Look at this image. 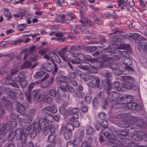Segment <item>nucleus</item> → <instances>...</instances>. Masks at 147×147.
Masks as SVG:
<instances>
[{"mask_svg": "<svg viewBox=\"0 0 147 147\" xmlns=\"http://www.w3.org/2000/svg\"><path fill=\"white\" fill-rule=\"evenodd\" d=\"M132 138L136 141L140 140H142L143 138L145 137V135L144 133L142 132L140 133V134L134 135L133 136Z\"/></svg>", "mask_w": 147, "mask_h": 147, "instance_id": "obj_17", "label": "nucleus"}, {"mask_svg": "<svg viewBox=\"0 0 147 147\" xmlns=\"http://www.w3.org/2000/svg\"><path fill=\"white\" fill-rule=\"evenodd\" d=\"M115 132L118 134L122 136H126L128 134V132L125 130H122L121 129L115 130Z\"/></svg>", "mask_w": 147, "mask_h": 147, "instance_id": "obj_24", "label": "nucleus"}, {"mask_svg": "<svg viewBox=\"0 0 147 147\" xmlns=\"http://www.w3.org/2000/svg\"><path fill=\"white\" fill-rule=\"evenodd\" d=\"M104 76L105 77L108 78H112V74L111 72L108 71H106L105 73Z\"/></svg>", "mask_w": 147, "mask_h": 147, "instance_id": "obj_58", "label": "nucleus"}, {"mask_svg": "<svg viewBox=\"0 0 147 147\" xmlns=\"http://www.w3.org/2000/svg\"><path fill=\"white\" fill-rule=\"evenodd\" d=\"M82 141L81 139H80L77 137L75 138L74 139V142H73L74 144V145L76 147H77L80 143Z\"/></svg>", "mask_w": 147, "mask_h": 147, "instance_id": "obj_41", "label": "nucleus"}, {"mask_svg": "<svg viewBox=\"0 0 147 147\" xmlns=\"http://www.w3.org/2000/svg\"><path fill=\"white\" fill-rule=\"evenodd\" d=\"M74 95L75 96L78 97L79 98H83L84 94L82 91L77 90L75 92Z\"/></svg>", "mask_w": 147, "mask_h": 147, "instance_id": "obj_31", "label": "nucleus"}, {"mask_svg": "<svg viewBox=\"0 0 147 147\" xmlns=\"http://www.w3.org/2000/svg\"><path fill=\"white\" fill-rule=\"evenodd\" d=\"M56 135L55 132L53 131V133L51 134L48 136L47 141L48 142L53 143V144H55V140Z\"/></svg>", "mask_w": 147, "mask_h": 147, "instance_id": "obj_18", "label": "nucleus"}, {"mask_svg": "<svg viewBox=\"0 0 147 147\" xmlns=\"http://www.w3.org/2000/svg\"><path fill=\"white\" fill-rule=\"evenodd\" d=\"M50 65L49 63H46L42 64L40 67V69L41 70L45 69L48 72L50 71L51 69L50 67Z\"/></svg>", "mask_w": 147, "mask_h": 147, "instance_id": "obj_19", "label": "nucleus"}, {"mask_svg": "<svg viewBox=\"0 0 147 147\" xmlns=\"http://www.w3.org/2000/svg\"><path fill=\"white\" fill-rule=\"evenodd\" d=\"M99 104L98 100L96 98H94L93 102V106L94 108H96Z\"/></svg>", "mask_w": 147, "mask_h": 147, "instance_id": "obj_49", "label": "nucleus"}, {"mask_svg": "<svg viewBox=\"0 0 147 147\" xmlns=\"http://www.w3.org/2000/svg\"><path fill=\"white\" fill-rule=\"evenodd\" d=\"M102 83L104 90L108 94V100H109L110 102L115 101L120 95L117 92L112 91L110 92L111 90L113 88H116L117 90L118 91L124 90L123 85H120L119 82L116 81L111 84L109 80L105 79L102 80Z\"/></svg>", "mask_w": 147, "mask_h": 147, "instance_id": "obj_1", "label": "nucleus"}, {"mask_svg": "<svg viewBox=\"0 0 147 147\" xmlns=\"http://www.w3.org/2000/svg\"><path fill=\"white\" fill-rule=\"evenodd\" d=\"M91 77L92 81H90L88 83V86L91 88H98L99 86L100 80L97 77H95L91 75Z\"/></svg>", "mask_w": 147, "mask_h": 147, "instance_id": "obj_10", "label": "nucleus"}, {"mask_svg": "<svg viewBox=\"0 0 147 147\" xmlns=\"http://www.w3.org/2000/svg\"><path fill=\"white\" fill-rule=\"evenodd\" d=\"M101 134L105 136L107 139L108 138H110L109 137L112 134V132L109 128L107 127L105 128L102 129Z\"/></svg>", "mask_w": 147, "mask_h": 147, "instance_id": "obj_15", "label": "nucleus"}, {"mask_svg": "<svg viewBox=\"0 0 147 147\" xmlns=\"http://www.w3.org/2000/svg\"><path fill=\"white\" fill-rule=\"evenodd\" d=\"M68 77H69V78H68V80H70L71 79L70 78L74 79L75 78V75L74 72H70L69 74Z\"/></svg>", "mask_w": 147, "mask_h": 147, "instance_id": "obj_55", "label": "nucleus"}, {"mask_svg": "<svg viewBox=\"0 0 147 147\" xmlns=\"http://www.w3.org/2000/svg\"><path fill=\"white\" fill-rule=\"evenodd\" d=\"M108 125V122L107 121H103L102 122L101 125L103 128L107 127Z\"/></svg>", "mask_w": 147, "mask_h": 147, "instance_id": "obj_60", "label": "nucleus"}, {"mask_svg": "<svg viewBox=\"0 0 147 147\" xmlns=\"http://www.w3.org/2000/svg\"><path fill=\"white\" fill-rule=\"evenodd\" d=\"M55 53H50L48 55H45L44 56V58L48 60L52 59L54 57Z\"/></svg>", "mask_w": 147, "mask_h": 147, "instance_id": "obj_32", "label": "nucleus"}, {"mask_svg": "<svg viewBox=\"0 0 147 147\" xmlns=\"http://www.w3.org/2000/svg\"><path fill=\"white\" fill-rule=\"evenodd\" d=\"M67 80H68V78L67 77L64 76H61V78L57 82L58 85L60 84L61 86H59V88L57 90V92L61 96L64 97L68 100L69 99V96L68 94L66 95L64 92H73L74 91V89L66 82L69 81Z\"/></svg>", "mask_w": 147, "mask_h": 147, "instance_id": "obj_3", "label": "nucleus"}, {"mask_svg": "<svg viewBox=\"0 0 147 147\" xmlns=\"http://www.w3.org/2000/svg\"><path fill=\"white\" fill-rule=\"evenodd\" d=\"M6 90L8 91L9 93H7V94L8 96H9L11 98H13L15 97V94L10 89L7 88L6 89Z\"/></svg>", "mask_w": 147, "mask_h": 147, "instance_id": "obj_44", "label": "nucleus"}, {"mask_svg": "<svg viewBox=\"0 0 147 147\" xmlns=\"http://www.w3.org/2000/svg\"><path fill=\"white\" fill-rule=\"evenodd\" d=\"M54 80L53 77H51L50 80H47L44 82H42L41 84L42 88H44L49 86L53 83Z\"/></svg>", "mask_w": 147, "mask_h": 147, "instance_id": "obj_16", "label": "nucleus"}, {"mask_svg": "<svg viewBox=\"0 0 147 147\" xmlns=\"http://www.w3.org/2000/svg\"><path fill=\"white\" fill-rule=\"evenodd\" d=\"M113 73L115 75L119 76L121 75L122 74L123 72L121 70L119 69L118 68L114 70Z\"/></svg>", "mask_w": 147, "mask_h": 147, "instance_id": "obj_42", "label": "nucleus"}, {"mask_svg": "<svg viewBox=\"0 0 147 147\" xmlns=\"http://www.w3.org/2000/svg\"><path fill=\"white\" fill-rule=\"evenodd\" d=\"M136 105V103L131 102L127 104V107L129 109L134 110L135 107Z\"/></svg>", "mask_w": 147, "mask_h": 147, "instance_id": "obj_33", "label": "nucleus"}, {"mask_svg": "<svg viewBox=\"0 0 147 147\" xmlns=\"http://www.w3.org/2000/svg\"><path fill=\"white\" fill-rule=\"evenodd\" d=\"M96 49V47H95L90 46L89 47H88L87 48V50L90 52H93Z\"/></svg>", "mask_w": 147, "mask_h": 147, "instance_id": "obj_62", "label": "nucleus"}, {"mask_svg": "<svg viewBox=\"0 0 147 147\" xmlns=\"http://www.w3.org/2000/svg\"><path fill=\"white\" fill-rule=\"evenodd\" d=\"M78 50V46H73L71 47L70 49V51L72 52H75Z\"/></svg>", "mask_w": 147, "mask_h": 147, "instance_id": "obj_63", "label": "nucleus"}, {"mask_svg": "<svg viewBox=\"0 0 147 147\" xmlns=\"http://www.w3.org/2000/svg\"><path fill=\"white\" fill-rule=\"evenodd\" d=\"M111 40L112 41V43L110 45L109 49L111 50L110 52L113 53L115 52V49H122L123 44V40L120 38V36H113Z\"/></svg>", "mask_w": 147, "mask_h": 147, "instance_id": "obj_6", "label": "nucleus"}, {"mask_svg": "<svg viewBox=\"0 0 147 147\" xmlns=\"http://www.w3.org/2000/svg\"><path fill=\"white\" fill-rule=\"evenodd\" d=\"M39 125L38 123H35L34 126V129L32 130L30 134V137L31 139L35 138L37 135V130L40 129V131L43 133H47L49 131L51 132L48 123L45 119H42L39 121Z\"/></svg>", "mask_w": 147, "mask_h": 147, "instance_id": "obj_5", "label": "nucleus"}, {"mask_svg": "<svg viewBox=\"0 0 147 147\" xmlns=\"http://www.w3.org/2000/svg\"><path fill=\"white\" fill-rule=\"evenodd\" d=\"M134 120H133L136 124L138 125L139 127H144L145 126V123L141 121H139L138 118L137 117H135L134 118Z\"/></svg>", "mask_w": 147, "mask_h": 147, "instance_id": "obj_22", "label": "nucleus"}, {"mask_svg": "<svg viewBox=\"0 0 147 147\" xmlns=\"http://www.w3.org/2000/svg\"><path fill=\"white\" fill-rule=\"evenodd\" d=\"M25 94L26 98L29 102H31L32 100H35L36 96L38 97L36 100L38 102L41 101L43 98L38 90H34L31 91L27 90Z\"/></svg>", "mask_w": 147, "mask_h": 147, "instance_id": "obj_8", "label": "nucleus"}, {"mask_svg": "<svg viewBox=\"0 0 147 147\" xmlns=\"http://www.w3.org/2000/svg\"><path fill=\"white\" fill-rule=\"evenodd\" d=\"M107 116L106 115L103 113H100L98 115L99 118L102 120H105Z\"/></svg>", "mask_w": 147, "mask_h": 147, "instance_id": "obj_51", "label": "nucleus"}, {"mask_svg": "<svg viewBox=\"0 0 147 147\" xmlns=\"http://www.w3.org/2000/svg\"><path fill=\"white\" fill-rule=\"evenodd\" d=\"M108 100L107 99H105L102 102L103 105H101L102 108L103 109H105L106 106L107 105H108Z\"/></svg>", "mask_w": 147, "mask_h": 147, "instance_id": "obj_56", "label": "nucleus"}, {"mask_svg": "<svg viewBox=\"0 0 147 147\" xmlns=\"http://www.w3.org/2000/svg\"><path fill=\"white\" fill-rule=\"evenodd\" d=\"M125 101L126 102L125 104H127L129 103L133 102L134 101V99L133 97L130 95H128L124 97Z\"/></svg>", "mask_w": 147, "mask_h": 147, "instance_id": "obj_25", "label": "nucleus"}, {"mask_svg": "<svg viewBox=\"0 0 147 147\" xmlns=\"http://www.w3.org/2000/svg\"><path fill=\"white\" fill-rule=\"evenodd\" d=\"M49 94L51 96L55 97L56 96L57 92L55 90L53 89H51L49 91Z\"/></svg>", "mask_w": 147, "mask_h": 147, "instance_id": "obj_50", "label": "nucleus"}, {"mask_svg": "<svg viewBox=\"0 0 147 147\" xmlns=\"http://www.w3.org/2000/svg\"><path fill=\"white\" fill-rule=\"evenodd\" d=\"M110 138H108L107 140L109 142L117 145H120L121 143L117 138H115L114 135L113 134L109 137Z\"/></svg>", "mask_w": 147, "mask_h": 147, "instance_id": "obj_13", "label": "nucleus"}, {"mask_svg": "<svg viewBox=\"0 0 147 147\" xmlns=\"http://www.w3.org/2000/svg\"><path fill=\"white\" fill-rule=\"evenodd\" d=\"M80 111V109L77 108H70L67 111V113L69 115H73L74 114H76L79 112Z\"/></svg>", "mask_w": 147, "mask_h": 147, "instance_id": "obj_20", "label": "nucleus"}, {"mask_svg": "<svg viewBox=\"0 0 147 147\" xmlns=\"http://www.w3.org/2000/svg\"><path fill=\"white\" fill-rule=\"evenodd\" d=\"M67 147H74L75 146L73 142L71 141H69L67 144Z\"/></svg>", "mask_w": 147, "mask_h": 147, "instance_id": "obj_64", "label": "nucleus"}, {"mask_svg": "<svg viewBox=\"0 0 147 147\" xmlns=\"http://www.w3.org/2000/svg\"><path fill=\"white\" fill-rule=\"evenodd\" d=\"M31 64V63L30 62L28 61H26L22 66L21 69H22L28 68L30 66Z\"/></svg>", "mask_w": 147, "mask_h": 147, "instance_id": "obj_39", "label": "nucleus"}, {"mask_svg": "<svg viewBox=\"0 0 147 147\" xmlns=\"http://www.w3.org/2000/svg\"><path fill=\"white\" fill-rule=\"evenodd\" d=\"M11 104L9 100H7L5 97L2 98L0 100V109H3L4 112V110L2 108V107L6 106V107H11Z\"/></svg>", "mask_w": 147, "mask_h": 147, "instance_id": "obj_11", "label": "nucleus"}, {"mask_svg": "<svg viewBox=\"0 0 147 147\" xmlns=\"http://www.w3.org/2000/svg\"><path fill=\"white\" fill-rule=\"evenodd\" d=\"M43 111L45 113H47V111L54 113H55L57 112L56 107L54 105L46 107L43 109Z\"/></svg>", "mask_w": 147, "mask_h": 147, "instance_id": "obj_14", "label": "nucleus"}, {"mask_svg": "<svg viewBox=\"0 0 147 147\" xmlns=\"http://www.w3.org/2000/svg\"><path fill=\"white\" fill-rule=\"evenodd\" d=\"M30 128L28 126H25L22 130L20 129H17L15 132L14 135L13 133L11 132L9 133L8 139L11 141L14 137H16L17 139L20 140L22 144H19L18 147H25L23 144L26 143V138L28 137L30 132Z\"/></svg>", "mask_w": 147, "mask_h": 147, "instance_id": "obj_4", "label": "nucleus"}, {"mask_svg": "<svg viewBox=\"0 0 147 147\" xmlns=\"http://www.w3.org/2000/svg\"><path fill=\"white\" fill-rule=\"evenodd\" d=\"M53 60L57 63H59L61 61L60 58L56 53L54 57L53 58Z\"/></svg>", "mask_w": 147, "mask_h": 147, "instance_id": "obj_52", "label": "nucleus"}, {"mask_svg": "<svg viewBox=\"0 0 147 147\" xmlns=\"http://www.w3.org/2000/svg\"><path fill=\"white\" fill-rule=\"evenodd\" d=\"M66 127L62 126L61 127L60 130V133L63 135L68 131Z\"/></svg>", "mask_w": 147, "mask_h": 147, "instance_id": "obj_54", "label": "nucleus"}, {"mask_svg": "<svg viewBox=\"0 0 147 147\" xmlns=\"http://www.w3.org/2000/svg\"><path fill=\"white\" fill-rule=\"evenodd\" d=\"M22 116V115H20L18 117V119L20 121L23 122L25 123H30L32 120V118L30 115H24L23 119L21 117Z\"/></svg>", "mask_w": 147, "mask_h": 147, "instance_id": "obj_12", "label": "nucleus"}, {"mask_svg": "<svg viewBox=\"0 0 147 147\" xmlns=\"http://www.w3.org/2000/svg\"><path fill=\"white\" fill-rule=\"evenodd\" d=\"M116 102L119 105L125 104L126 102L125 101L124 97H120L118 98L116 101Z\"/></svg>", "mask_w": 147, "mask_h": 147, "instance_id": "obj_35", "label": "nucleus"}, {"mask_svg": "<svg viewBox=\"0 0 147 147\" xmlns=\"http://www.w3.org/2000/svg\"><path fill=\"white\" fill-rule=\"evenodd\" d=\"M15 81L18 82L20 84L22 87H25L27 84V81L25 79L18 80H16L15 79Z\"/></svg>", "mask_w": 147, "mask_h": 147, "instance_id": "obj_28", "label": "nucleus"}, {"mask_svg": "<svg viewBox=\"0 0 147 147\" xmlns=\"http://www.w3.org/2000/svg\"><path fill=\"white\" fill-rule=\"evenodd\" d=\"M81 147H91V146L89 142L85 141L82 143Z\"/></svg>", "mask_w": 147, "mask_h": 147, "instance_id": "obj_59", "label": "nucleus"}, {"mask_svg": "<svg viewBox=\"0 0 147 147\" xmlns=\"http://www.w3.org/2000/svg\"><path fill=\"white\" fill-rule=\"evenodd\" d=\"M62 59L65 61L71 60V63L74 64H79L81 62L87 60L91 62L96 61L95 59H87L84 55L81 54H78L76 57L74 54L67 51L66 48L61 49V51L58 52Z\"/></svg>", "mask_w": 147, "mask_h": 147, "instance_id": "obj_2", "label": "nucleus"}, {"mask_svg": "<svg viewBox=\"0 0 147 147\" xmlns=\"http://www.w3.org/2000/svg\"><path fill=\"white\" fill-rule=\"evenodd\" d=\"M66 127L68 131L70 132L73 131L74 129V127L71 123V124L67 125Z\"/></svg>", "mask_w": 147, "mask_h": 147, "instance_id": "obj_43", "label": "nucleus"}, {"mask_svg": "<svg viewBox=\"0 0 147 147\" xmlns=\"http://www.w3.org/2000/svg\"><path fill=\"white\" fill-rule=\"evenodd\" d=\"M70 121L72 123H72L73 126L75 127H79L80 126V124L78 121L76 120H70Z\"/></svg>", "mask_w": 147, "mask_h": 147, "instance_id": "obj_47", "label": "nucleus"}, {"mask_svg": "<svg viewBox=\"0 0 147 147\" xmlns=\"http://www.w3.org/2000/svg\"><path fill=\"white\" fill-rule=\"evenodd\" d=\"M89 67V64L87 63L81 64L80 65V67L81 69L85 70H88Z\"/></svg>", "mask_w": 147, "mask_h": 147, "instance_id": "obj_34", "label": "nucleus"}, {"mask_svg": "<svg viewBox=\"0 0 147 147\" xmlns=\"http://www.w3.org/2000/svg\"><path fill=\"white\" fill-rule=\"evenodd\" d=\"M100 67H106L114 70L119 68L118 65L114 63L112 57H109L104 56L103 57L102 61L100 63Z\"/></svg>", "mask_w": 147, "mask_h": 147, "instance_id": "obj_7", "label": "nucleus"}, {"mask_svg": "<svg viewBox=\"0 0 147 147\" xmlns=\"http://www.w3.org/2000/svg\"><path fill=\"white\" fill-rule=\"evenodd\" d=\"M67 18H68L69 19V20H67L68 21L67 22V23H69L70 22V20H73L74 19V15L71 13H67L66 14Z\"/></svg>", "mask_w": 147, "mask_h": 147, "instance_id": "obj_40", "label": "nucleus"}, {"mask_svg": "<svg viewBox=\"0 0 147 147\" xmlns=\"http://www.w3.org/2000/svg\"><path fill=\"white\" fill-rule=\"evenodd\" d=\"M45 73L43 71L37 72L34 75V77L36 79H38L40 77L44 75Z\"/></svg>", "mask_w": 147, "mask_h": 147, "instance_id": "obj_29", "label": "nucleus"}, {"mask_svg": "<svg viewBox=\"0 0 147 147\" xmlns=\"http://www.w3.org/2000/svg\"><path fill=\"white\" fill-rule=\"evenodd\" d=\"M135 85L134 84L131 82H127L124 85H123V88L125 89H132V87Z\"/></svg>", "mask_w": 147, "mask_h": 147, "instance_id": "obj_26", "label": "nucleus"}, {"mask_svg": "<svg viewBox=\"0 0 147 147\" xmlns=\"http://www.w3.org/2000/svg\"><path fill=\"white\" fill-rule=\"evenodd\" d=\"M113 32L111 33V34H121L123 31L119 29L118 28H116L113 30Z\"/></svg>", "mask_w": 147, "mask_h": 147, "instance_id": "obj_45", "label": "nucleus"}, {"mask_svg": "<svg viewBox=\"0 0 147 147\" xmlns=\"http://www.w3.org/2000/svg\"><path fill=\"white\" fill-rule=\"evenodd\" d=\"M6 126L5 125H2L0 129V140L1 138L7 133L6 129Z\"/></svg>", "mask_w": 147, "mask_h": 147, "instance_id": "obj_23", "label": "nucleus"}, {"mask_svg": "<svg viewBox=\"0 0 147 147\" xmlns=\"http://www.w3.org/2000/svg\"><path fill=\"white\" fill-rule=\"evenodd\" d=\"M131 121L128 119H123L122 123L124 125V127H128L131 125Z\"/></svg>", "mask_w": 147, "mask_h": 147, "instance_id": "obj_38", "label": "nucleus"}, {"mask_svg": "<svg viewBox=\"0 0 147 147\" xmlns=\"http://www.w3.org/2000/svg\"><path fill=\"white\" fill-rule=\"evenodd\" d=\"M86 133L89 135H92L93 133V129L91 126H87L86 127Z\"/></svg>", "mask_w": 147, "mask_h": 147, "instance_id": "obj_36", "label": "nucleus"}, {"mask_svg": "<svg viewBox=\"0 0 147 147\" xmlns=\"http://www.w3.org/2000/svg\"><path fill=\"white\" fill-rule=\"evenodd\" d=\"M84 130L81 131L79 134L78 135L77 137L82 140L84 137Z\"/></svg>", "mask_w": 147, "mask_h": 147, "instance_id": "obj_46", "label": "nucleus"}, {"mask_svg": "<svg viewBox=\"0 0 147 147\" xmlns=\"http://www.w3.org/2000/svg\"><path fill=\"white\" fill-rule=\"evenodd\" d=\"M72 133L71 132L68 131L63 135L65 138L66 140H68L70 139L72 137Z\"/></svg>", "mask_w": 147, "mask_h": 147, "instance_id": "obj_37", "label": "nucleus"}, {"mask_svg": "<svg viewBox=\"0 0 147 147\" xmlns=\"http://www.w3.org/2000/svg\"><path fill=\"white\" fill-rule=\"evenodd\" d=\"M36 110L34 109H32L30 110L29 115H30L32 117H34L35 115Z\"/></svg>", "mask_w": 147, "mask_h": 147, "instance_id": "obj_57", "label": "nucleus"}, {"mask_svg": "<svg viewBox=\"0 0 147 147\" xmlns=\"http://www.w3.org/2000/svg\"><path fill=\"white\" fill-rule=\"evenodd\" d=\"M138 48L139 51H141L142 48L144 51H147V39L146 38L143 37L139 38Z\"/></svg>", "mask_w": 147, "mask_h": 147, "instance_id": "obj_9", "label": "nucleus"}, {"mask_svg": "<svg viewBox=\"0 0 147 147\" xmlns=\"http://www.w3.org/2000/svg\"><path fill=\"white\" fill-rule=\"evenodd\" d=\"M81 22L85 25L87 24L89 26H91L92 25V22L88 20L87 19L85 18L82 17Z\"/></svg>", "mask_w": 147, "mask_h": 147, "instance_id": "obj_27", "label": "nucleus"}, {"mask_svg": "<svg viewBox=\"0 0 147 147\" xmlns=\"http://www.w3.org/2000/svg\"><path fill=\"white\" fill-rule=\"evenodd\" d=\"M118 5L119 7H121L122 5L125 7L126 3L124 2V0H117Z\"/></svg>", "mask_w": 147, "mask_h": 147, "instance_id": "obj_48", "label": "nucleus"}, {"mask_svg": "<svg viewBox=\"0 0 147 147\" xmlns=\"http://www.w3.org/2000/svg\"><path fill=\"white\" fill-rule=\"evenodd\" d=\"M93 19L98 24H100L102 23L101 20L96 16L94 17H93Z\"/></svg>", "mask_w": 147, "mask_h": 147, "instance_id": "obj_61", "label": "nucleus"}, {"mask_svg": "<svg viewBox=\"0 0 147 147\" xmlns=\"http://www.w3.org/2000/svg\"><path fill=\"white\" fill-rule=\"evenodd\" d=\"M123 60V63L126 65H131L132 64V61L130 58H125Z\"/></svg>", "mask_w": 147, "mask_h": 147, "instance_id": "obj_30", "label": "nucleus"}, {"mask_svg": "<svg viewBox=\"0 0 147 147\" xmlns=\"http://www.w3.org/2000/svg\"><path fill=\"white\" fill-rule=\"evenodd\" d=\"M126 3L131 7H133L134 5V3L133 0H127Z\"/></svg>", "mask_w": 147, "mask_h": 147, "instance_id": "obj_53", "label": "nucleus"}, {"mask_svg": "<svg viewBox=\"0 0 147 147\" xmlns=\"http://www.w3.org/2000/svg\"><path fill=\"white\" fill-rule=\"evenodd\" d=\"M16 107L17 111L20 113H21L25 109L24 107L21 103H19L17 104Z\"/></svg>", "mask_w": 147, "mask_h": 147, "instance_id": "obj_21", "label": "nucleus"}]
</instances>
